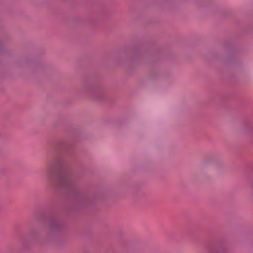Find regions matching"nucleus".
Masks as SVG:
<instances>
[{
    "instance_id": "1",
    "label": "nucleus",
    "mask_w": 253,
    "mask_h": 253,
    "mask_svg": "<svg viewBox=\"0 0 253 253\" xmlns=\"http://www.w3.org/2000/svg\"><path fill=\"white\" fill-rule=\"evenodd\" d=\"M69 180V178L67 177H65L61 179V182L63 185H66L68 183Z\"/></svg>"
}]
</instances>
